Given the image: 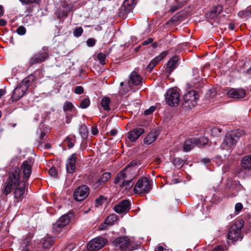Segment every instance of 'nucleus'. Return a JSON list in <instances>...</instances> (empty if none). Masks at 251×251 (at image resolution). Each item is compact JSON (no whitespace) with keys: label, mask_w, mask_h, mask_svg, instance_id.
I'll return each mask as SVG.
<instances>
[{"label":"nucleus","mask_w":251,"mask_h":251,"mask_svg":"<svg viewBox=\"0 0 251 251\" xmlns=\"http://www.w3.org/2000/svg\"><path fill=\"white\" fill-rule=\"evenodd\" d=\"M212 251H223V248L220 247L215 248Z\"/></svg>","instance_id":"6e6d98bb"},{"label":"nucleus","mask_w":251,"mask_h":251,"mask_svg":"<svg viewBox=\"0 0 251 251\" xmlns=\"http://www.w3.org/2000/svg\"><path fill=\"white\" fill-rule=\"evenodd\" d=\"M222 130L217 127H213L210 131V134L211 136L216 137L220 135Z\"/></svg>","instance_id":"7c9ffc66"},{"label":"nucleus","mask_w":251,"mask_h":251,"mask_svg":"<svg viewBox=\"0 0 251 251\" xmlns=\"http://www.w3.org/2000/svg\"><path fill=\"white\" fill-rule=\"evenodd\" d=\"M49 174L50 176L53 177H56L57 176V173L56 169L54 168H51L49 171Z\"/></svg>","instance_id":"37998d69"},{"label":"nucleus","mask_w":251,"mask_h":251,"mask_svg":"<svg viewBox=\"0 0 251 251\" xmlns=\"http://www.w3.org/2000/svg\"><path fill=\"white\" fill-rule=\"evenodd\" d=\"M53 238L52 237H48L45 238L43 243V246L45 249H49L53 243Z\"/></svg>","instance_id":"cd10ccee"},{"label":"nucleus","mask_w":251,"mask_h":251,"mask_svg":"<svg viewBox=\"0 0 251 251\" xmlns=\"http://www.w3.org/2000/svg\"><path fill=\"white\" fill-rule=\"evenodd\" d=\"M159 135L158 131L154 130L150 132L144 138V142L147 145L153 143Z\"/></svg>","instance_id":"aec40b11"},{"label":"nucleus","mask_w":251,"mask_h":251,"mask_svg":"<svg viewBox=\"0 0 251 251\" xmlns=\"http://www.w3.org/2000/svg\"><path fill=\"white\" fill-rule=\"evenodd\" d=\"M74 105L71 102L66 101L64 104L63 109L64 111H71Z\"/></svg>","instance_id":"473e14b6"},{"label":"nucleus","mask_w":251,"mask_h":251,"mask_svg":"<svg viewBox=\"0 0 251 251\" xmlns=\"http://www.w3.org/2000/svg\"><path fill=\"white\" fill-rule=\"evenodd\" d=\"M216 95V92L214 89L209 90V92L206 94V97L208 99H212Z\"/></svg>","instance_id":"58836bf2"},{"label":"nucleus","mask_w":251,"mask_h":251,"mask_svg":"<svg viewBox=\"0 0 251 251\" xmlns=\"http://www.w3.org/2000/svg\"><path fill=\"white\" fill-rule=\"evenodd\" d=\"M6 25V22L3 19H0V25Z\"/></svg>","instance_id":"4d7b16f0"},{"label":"nucleus","mask_w":251,"mask_h":251,"mask_svg":"<svg viewBox=\"0 0 251 251\" xmlns=\"http://www.w3.org/2000/svg\"><path fill=\"white\" fill-rule=\"evenodd\" d=\"M2 14H3L2 7L1 5H0V16H2Z\"/></svg>","instance_id":"69168bd1"},{"label":"nucleus","mask_w":251,"mask_h":251,"mask_svg":"<svg viewBox=\"0 0 251 251\" xmlns=\"http://www.w3.org/2000/svg\"><path fill=\"white\" fill-rule=\"evenodd\" d=\"M111 176V175L110 173L106 172L102 174L99 180L101 183L103 184L110 178Z\"/></svg>","instance_id":"c85d7f7f"},{"label":"nucleus","mask_w":251,"mask_h":251,"mask_svg":"<svg viewBox=\"0 0 251 251\" xmlns=\"http://www.w3.org/2000/svg\"><path fill=\"white\" fill-rule=\"evenodd\" d=\"M153 39L152 38H150L148 39H147V40L144 41L142 43V45H148V44H149L150 43H151L153 42Z\"/></svg>","instance_id":"09e8293b"},{"label":"nucleus","mask_w":251,"mask_h":251,"mask_svg":"<svg viewBox=\"0 0 251 251\" xmlns=\"http://www.w3.org/2000/svg\"><path fill=\"white\" fill-rule=\"evenodd\" d=\"M135 176V174L129 173L128 168H125L118 174L115 178L114 182L119 184L121 189L126 192L133 186V179Z\"/></svg>","instance_id":"f03ea898"},{"label":"nucleus","mask_w":251,"mask_h":251,"mask_svg":"<svg viewBox=\"0 0 251 251\" xmlns=\"http://www.w3.org/2000/svg\"><path fill=\"white\" fill-rule=\"evenodd\" d=\"M113 243L116 247L119 248L122 251H129L130 250V241L126 237H118L115 239Z\"/></svg>","instance_id":"f8f14e48"},{"label":"nucleus","mask_w":251,"mask_h":251,"mask_svg":"<svg viewBox=\"0 0 251 251\" xmlns=\"http://www.w3.org/2000/svg\"><path fill=\"white\" fill-rule=\"evenodd\" d=\"M90 104L89 98H85L80 103V107L84 109L87 108Z\"/></svg>","instance_id":"2f4dec72"},{"label":"nucleus","mask_w":251,"mask_h":251,"mask_svg":"<svg viewBox=\"0 0 251 251\" xmlns=\"http://www.w3.org/2000/svg\"><path fill=\"white\" fill-rule=\"evenodd\" d=\"M37 134L39 136V138L41 140L44 139V136L46 135V132L43 130L41 127L38 129L37 131Z\"/></svg>","instance_id":"c9c22d12"},{"label":"nucleus","mask_w":251,"mask_h":251,"mask_svg":"<svg viewBox=\"0 0 251 251\" xmlns=\"http://www.w3.org/2000/svg\"><path fill=\"white\" fill-rule=\"evenodd\" d=\"M248 12H249L251 14V9L249 11H248L246 12V14L247 15Z\"/></svg>","instance_id":"774afa93"},{"label":"nucleus","mask_w":251,"mask_h":251,"mask_svg":"<svg viewBox=\"0 0 251 251\" xmlns=\"http://www.w3.org/2000/svg\"><path fill=\"white\" fill-rule=\"evenodd\" d=\"M117 130L116 129H113L112 130H110V134L111 135V136H115L117 134Z\"/></svg>","instance_id":"603ef678"},{"label":"nucleus","mask_w":251,"mask_h":251,"mask_svg":"<svg viewBox=\"0 0 251 251\" xmlns=\"http://www.w3.org/2000/svg\"><path fill=\"white\" fill-rule=\"evenodd\" d=\"M241 166L245 169L251 168V155L246 156L241 161Z\"/></svg>","instance_id":"393cba45"},{"label":"nucleus","mask_w":251,"mask_h":251,"mask_svg":"<svg viewBox=\"0 0 251 251\" xmlns=\"http://www.w3.org/2000/svg\"><path fill=\"white\" fill-rule=\"evenodd\" d=\"M106 200V198L102 196H100L99 198L96 200V205L97 207L99 206L102 204Z\"/></svg>","instance_id":"72a5a7b5"},{"label":"nucleus","mask_w":251,"mask_h":251,"mask_svg":"<svg viewBox=\"0 0 251 251\" xmlns=\"http://www.w3.org/2000/svg\"><path fill=\"white\" fill-rule=\"evenodd\" d=\"M130 208V202L128 200H124L119 202L114 207L115 211L117 213L127 212Z\"/></svg>","instance_id":"4468645a"},{"label":"nucleus","mask_w":251,"mask_h":251,"mask_svg":"<svg viewBox=\"0 0 251 251\" xmlns=\"http://www.w3.org/2000/svg\"><path fill=\"white\" fill-rule=\"evenodd\" d=\"M32 165L33 161L31 159H28L23 162L21 166L23 174V180L21 178V170L19 168L14 167L10 170L9 176L2 189V193L4 195H7L11 193L12 190H14L15 199L22 198L25 192L26 182L31 174Z\"/></svg>","instance_id":"f257e3e1"},{"label":"nucleus","mask_w":251,"mask_h":251,"mask_svg":"<svg viewBox=\"0 0 251 251\" xmlns=\"http://www.w3.org/2000/svg\"><path fill=\"white\" fill-rule=\"evenodd\" d=\"M163 251V248L162 246H159L157 248V250H155L154 251Z\"/></svg>","instance_id":"052dcab7"},{"label":"nucleus","mask_w":251,"mask_h":251,"mask_svg":"<svg viewBox=\"0 0 251 251\" xmlns=\"http://www.w3.org/2000/svg\"><path fill=\"white\" fill-rule=\"evenodd\" d=\"M193 72H194V73H197V72H198V70H197V69H193Z\"/></svg>","instance_id":"338daca9"},{"label":"nucleus","mask_w":251,"mask_h":251,"mask_svg":"<svg viewBox=\"0 0 251 251\" xmlns=\"http://www.w3.org/2000/svg\"><path fill=\"white\" fill-rule=\"evenodd\" d=\"M178 7L177 6H172L171 8V11L172 12H175V11H176L177 9H178Z\"/></svg>","instance_id":"5fc2aeb1"},{"label":"nucleus","mask_w":251,"mask_h":251,"mask_svg":"<svg viewBox=\"0 0 251 251\" xmlns=\"http://www.w3.org/2000/svg\"><path fill=\"white\" fill-rule=\"evenodd\" d=\"M243 208V205L241 203H237L235 204V210L236 212H240Z\"/></svg>","instance_id":"a18cd8bd"},{"label":"nucleus","mask_w":251,"mask_h":251,"mask_svg":"<svg viewBox=\"0 0 251 251\" xmlns=\"http://www.w3.org/2000/svg\"><path fill=\"white\" fill-rule=\"evenodd\" d=\"M5 94V91L3 89H0V98Z\"/></svg>","instance_id":"bf43d9fd"},{"label":"nucleus","mask_w":251,"mask_h":251,"mask_svg":"<svg viewBox=\"0 0 251 251\" xmlns=\"http://www.w3.org/2000/svg\"><path fill=\"white\" fill-rule=\"evenodd\" d=\"M83 92V88L81 86H76L75 88V92L76 94H81Z\"/></svg>","instance_id":"79ce46f5"},{"label":"nucleus","mask_w":251,"mask_h":251,"mask_svg":"<svg viewBox=\"0 0 251 251\" xmlns=\"http://www.w3.org/2000/svg\"><path fill=\"white\" fill-rule=\"evenodd\" d=\"M198 99L197 92L194 90L190 91L186 93L183 97V104L187 108L191 109L196 105Z\"/></svg>","instance_id":"0eeeda50"},{"label":"nucleus","mask_w":251,"mask_h":251,"mask_svg":"<svg viewBox=\"0 0 251 251\" xmlns=\"http://www.w3.org/2000/svg\"><path fill=\"white\" fill-rule=\"evenodd\" d=\"M96 43V41L93 38H89L87 41V44L89 47H93Z\"/></svg>","instance_id":"c03bdc74"},{"label":"nucleus","mask_w":251,"mask_h":251,"mask_svg":"<svg viewBox=\"0 0 251 251\" xmlns=\"http://www.w3.org/2000/svg\"><path fill=\"white\" fill-rule=\"evenodd\" d=\"M241 135V133L238 131H232L227 134L221 144V148L224 150H230L236 144Z\"/></svg>","instance_id":"39448f33"},{"label":"nucleus","mask_w":251,"mask_h":251,"mask_svg":"<svg viewBox=\"0 0 251 251\" xmlns=\"http://www.w3.org/2000/svg\"><path fill=\"white\" fill-rule=\"evenodd\" d=\"M111 100L108 97H103L101 100V106L104 110L108 111L110 110L109 104Z\"/></svg>","instance_id":"bb28decb"},{"label":"nucleus","mask_w":251,"mask_h":251,"mask_svg":"<svg viewBox=\"0 0 251 251\" xmlns=\"http://www.w3.org/2000/svg\"><path fill=\"white\" fill-rule=\"evenodd\" d=\"M190 87H197V84H196V81L193 84H190Z\"/></svg>","instance_id":"e2e57ef3"},{"label":"nucleus","mask_w":251,"mask_h":251,"mask_svg":"<svg viewBox=\"0 0 251 251\" xmlns=\"http://www.w3.org/2000/svg\"><path fill=\"white\" fill-rule=\"evenodd\" d=\"M139 164V161L138 160H133L131 162L126 168L129 169V173H131V167L137 166Z\"/></svg>","instance_id":"e433bc0d"},{"label":"nucleus","mask_w":251,"mask_h":251,"mask_svg":"<svg viewBox=\"0 0 251 251\" xmlns=\"http://www.w3.org/2000/svg\"><path fill=\"white\" fill-rule=\"evenodd\" d=\"M22 2L27 3H32L36 1V0H20Z\"/></svg>","instance_id":"864d4df0"},{"label":"nucleus","mask_w":251,"mask_h":251,"mask_svg":"<svg viewBox=\"0 0 251 251\" xmlns=\"http://www.w3.org/2000/svg\"><path fill=\"white\" fill-rule=\"evenodd\" d=\"M101 185H103L102 183H101L100 182V180H98L97 181H96L93 185V187L94 189H97L99 188V187Z\"/></svg>","instance_id":"49530a36"},{"label":"nucleus","mask_w":251,"mask_h":251,"mask_svg":"<svg viewBox=\"0 0 251 251\" xmlns=\"http://www.w3.org/2000/svg\"><path fill=\"white\" fill-rule=\"evenodd\" d=\"M26 91V87L20 84L13 91V95L11 97L12 100L16 101L20 100L24 95Z\"/></svg>","instance_id":"2eb2a0df"},{"label":"nucleus","mask_w":251,"mask_h":251,"mask_svg":"<svg viewBox=\"0 0 251 251\" xmlns=\"http://www.w3.org/2000/svg\"><path fill=\"white\" fill-rule=\"evenodd\" d=\"M208 142V139L206 137H201L200 138H191L186 141L183 145V151L185 152H188L193 149L195 146L201 147L204 146Z\"/></svg>","instance_id":"423d86ee"},{"label":"nucleus","mask_w":251,"mask_h":251,"mask_svg":"<svg viewBox=\"0 0 251 251\" xmlns=\"http://www.w3.org/2000/svg\"><path fill=\"white\" fill-rule=\"evenodd\" d=\"M70 221L69 215H64L62 216L53 225V230L54 232L58 233L61 229L66 226Z\"/></svg>","instance_id":"9b49d317"},{"label":"nucleus","mask_w":251,"mask_h":251,"mask_svg":"<svg viewBox=\"0 0 251 251\" xmlns=\"http://www.w3.org/2000/svg\"><path fill=\"white\" fill-rule=\"evenodd\" d=\"M156 109V107L152 106L150 107L149 109L146 110L144 111V114L145 115H149L153 113Z\"/></svg>","instance_id":"a19ab883"},{"label":"nucleus","mask_w":251,"mask_h":251,"mask_svg":"<svg viewBox=\"0 0 251 251\" xmlns=\"http://www.w3.org/2000/svg\"><path fill=\"white\" fill-rule=\"evenodd\" d=\"M83 32V29L81 27L76 28L74 31V36L75 37L80 36Z\"/></svg>","instance_id":"4c0bfd02"},{"label":"nucleus","mask_w":251,"mask_h":251,"mask_svg":"<svg viewBox=\"0 0 251 251\" xmlns=\"http://www.w3.org/2000/svg\"><path fill=\"white\" fill-rule=\"evenodd\" d=\"M244 224V222L242 219L237 220L228 229L227 238L233 242L238 240H241L243 236L241 230Z\"/></svg>","instance_id":"7ed1b4c3"},{"label":"nucleus","mask_w":251,"mask_h":251,"mask_svg":"<svg viewBox=\"0 0 251 251\" xmlns=\"http://www.w3.org/2000/svg\"><path fill=\"white\" fill-rule=\"evenodd\" d=\"M50 147H51L50 144H49V143L46 144L45 145V148L46 149H49V148H50Z\"/></svg>","instance_id":"0e129e2a"},{"label":"nucleus","mask_w":251,"mask_h":251,"mask_svg":"<svg viewBox=\"0 0 251 251\" xmlns=\"http://www.w3.org/2000/svg\"><path fill=\"white\" fill-rule=\"evenodd\" d=\"M26 29L25 28L22 26H19L17 29V32L18 34L20 35H23L25 33Z\"/></svg>","instance_id":"ea45409f"},{"label":"nucleus","mask_w":251,"mask_h":251,"mask_svg":"<svg viewBox=\"0 0 251 251\" xmlns=\"http://www.w3.org/2000/svg\"><path fill=\"white\" fill-rule=\"evenodd\" d=\"M92 133L94 135L98 133V129L97 126H94L92 128Z\"/></svg>","instance_id":"8fccbe9b"},{"label":"nucleus","mask_w":251,"mask_h":251,"mask_svg":"<svg viewBox=\"0 0 251 251\" xmlns=\"http://www.w3.org/2000/svg\"><path fill=\"white\" fill-rule=\"evenodd\" d=\"M168 53V51H165L161 53L158 56L153 59L148 64L147 70L149 72H151L154 67Z\"/></svg>","instance_id":"f3484780"},{"label":"nucleus","mask_w":251,"mask_h":251,"mask_svg":"<svg viewBox=\"0 0 251 251\" xmlns=\"http://www.w3.org/2000/svg\"><path fill=\"white\" fill-rule=\"evenodd\" d=\"M97 58L101 64H104L106 59V55L102 53H99L97 55Z\"/></svg>","instance_id":"f704fd0d"},{"label":"nucleus","mask_w":251,"mask_h":251,"mask_svg":"<svg viewBox=\"0 0 251 251\" xmlns=\"http://www.w3.org/2000/svg\"><path fill=\"white\" fill-rule=\"evenodd\" d=\"M89 193V188L85 185H82L76 188L74 192L73 197L75 201H80L86 199Z\"/></svg>","instance_id":"1a4fd4ad"},{"label":"nucleus","mask_w":251,"mask_h":251,"mask_svg":"<svg viewBox=\"0 0 251 251\" xmlns=\"http://www.w3.org/2000/svg\"><path fill=\"white\" fill-rule=\"evenodd\" d=\"M35 76L33 75H29L25 78L23 81L20 83L22 86H25L26 90H27L29 86L31 84V83L34 80Z\"/></svg>","instance_id":"a878e982"},{"label":"nucleus","mask_w":251,"mask_h":251,"mask_svg":"<svg viewBox=\"0 0 251 251\" xmlns=\"http://www.w3.org/2000/svg\"><path fill=\"white\" fill-rule=\"evenodd\" d=\"M151 189L152 185L150 180L146 177H142L136 183L133 190L135 193L143 195L149 193Z\"/></svg>","instance_id":"20e7f679"},{"label":"nucleus","mask_w":251,"mask_h":251,"mask_svg":"<svg viewBox=\"0 0 251 251\" xmlns=\"http://www.w3.org/2000/svg\"><path fill=\"white\" fill-rule=\"evenodd\" d=\"M141 76L135 72H133L130 75V81L135 85H139L142 82Z\"/></svg>","instance_id":"b1692460"},{"label":"nucleus","mask_w":251,"mask_h":251,"mask_svg":"<svg viewBox=\"0 0 251 251\" xmlns=\"http://www.w3.org/2000/svg\"><path fill=\"white\" fill-rule=\"evenodd\" d=\"M117 217L116 214H113L110 215L105 220L104 224L100 227V229L101 230L106 229L108 226L112 225L113 224V223L117 220Z\"/></svg>","instance_id":"4be33fe9"},{"label":"nucleus","mask_w":251,"mask_h":251,"mask_svg":"<svg viewBox=\"0 0 251 251\" xmlns=\"http://www.w3.org/2000/svg\"><path fill=\"white\" fill-rule=\"evenodd\" d=\"M245 95V91L243 89L231 88L227 92V97L234 99H242Z\"/></svg>","instance_id":"ddd939ff"},{"label":"nucleus","mask_w":251,"mask_h":251,"mask_svg":"<svg viewBox=\"0 0 251 251\" xmlns=\"http://www.w3.org/2000/svg\"><path fill=\"white\" fill-rule=\"evenodd\" d=\"M178 57L177 56H173L168 62L166 71L171 74L176 68L178 64Z\"/></svg>","instance_id":"412c9836"},{"label":"nucleus","mask_w":251,"mask_h":251,"mask_svg":"<svg viewBox=\"0 0 251 251\" xmlns=\"http://www.w3.org/2000/svg\"><path fill=\"white\" fill-rule=\"evenodd\" d=\"M222 10L223 6L218 5L214 7L210 12L208 13L207 16L211 19H214L222 12Z\"/></svg>","instance_id":"5701e85b"},{"label":"nucleus","mask_w":251,"mask_h":251,"mask_svg":"<svg viewBox=\"0 0 251 251\" xmlns=\"http://www.w3.org/2000/svg\"><path fill=\"white\" fill-rule=\"evenodd\" d=\"M144 132L142 128H136L133 129L128 133V139L131 142L135 141Z\"/></svg>","instance_id":"6ab92c4d"},{"label":"nucleus","mask_w":251,"mask_h":251,"mask_svg":"<svg viewBox=\"0 0 251 251\" xmlns=\"http://www.w3.org/2000/svg\"><path fill=\"white\" fill-rule=\"evenodd\" d=\"M30 241L31 239L30 238L27 237L24 240L23 244L25 245V246H27L29 244Z\"/></svg>","instance_id":"3c124183"},{"label":"nucleus","mask_w":251,"mask_h":251,"mask_svg":"<svg viewBox=\"0 0 251 251\" xmlns=\"http://www.w3.org/2000/svg\"><path fill=\"white\" fill-rule=\"evenodd\" d=\"M79 134L83 138H86L87 136L88 130L87 127L84 125H82L79 128Z\"/></svg>","instance_id":"c756f323"},{"label":"nucleus","mask_w":251,"mask_h":251,"mask_svg":"<svg viewBox=\"0 0 251 251\" xmlns=\"http://www.w3.org/2000/svg\"><path fill=\"white\" fill-rule=\"evenodd\" d=\"M76 159V155L75 153L72 154L68 158L66 163V170L68 173L72 174L75 172Z\"/></svg>","instance_id":"dca6fc26"},{"label":"nucleus","mask_w":251,"mask_h":251,"mask_svg":"<svg viewBox=\"0 0 251 251\" xmlns=\"http://www.w3.org/2000/svg\"><path fill=\"white\" fill-rule=\"evenodd\" d=\"M180 95L178 91L175 88L169 89L166 94L167 103L170 106L177 105L180 100Z\"/></svg>","instance_id":"6e6552de"},{"label":"nucleus","mask_w":251,"mask_h":251,"mask_svg":"<svg viewBox=\"0 0 251 251\" xmlns=\"http://www.w3.org/2000/svg\"><path fill=\"white\" fill-rule=\"evenodd\" d=\"M107 241L103 238L98 237L91 240L88 245V250L90 251H97L102 248Z\"/></svg>","instance_id":"9d476101"},{"label":"nucleus","mask_w":251,"mask_h":251,"mask_svg":"<svg viewBox=\"0 0 251 251\" xmlns=\"http://www.w3.org/2000/svg\"><path fill=\"white\" fill-rule=\"evenodd\" d=\"M228 28L230 30H233L234 29V25L233 24H230L228 25Z\"/></svg>","instance_id":"13d9d810"},{"label":"nucleus","mask_w":251,"mask_h":251,"mask_svg":"<svg viewBox=\"0 0 251 251\" xmlns=\"http://www.w3.org/2000/svg\"><path fill=\"white\" fill-rule=\"evenodd\" d=\"M48 56L49 54L48 52L38 53L31 58L29 62V65L31 66L35 64L41 63L47 59Z\"/></svg>","instance_id":"a211bd4d"},{"label":"nucleus","mask_w":251,"mask_h":251,"mask_svg":"<svg viewBox=\"0 0 251 251\" xmlns=\"http://www.w3.org/2000/svg\"><path fill=\"white\" fill-rule=\"evenodd\" d=\"M244 75L249 78H251V67L245 72Z\"/></svg>","instance_id":"de8ad7c7"},{"label":"nucleus","mask_w":251,"mask_h":251,"mask_svg":"<svg viewBox=\"0 0 251 251\" xmlns=\"http://www.w3.org/2000/svg\"><path fill=\"white\" fill-rule=\"evenodd\" d=\"M202 162H203L204 163H207L209 162L210 160H209L208 158H203V159L202 160Z\"/></svg>","instance_id":"680f3d73"}]
</instances>
